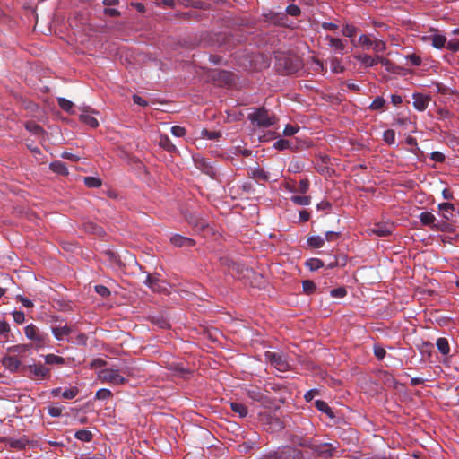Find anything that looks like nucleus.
I'll return each instance as SVG.
<instances>
[{"mask_svg":"<svg viewBox=\"0 0 459 459\" xmlns=\"http://www.w3.org/2000/svg\"><path fill=\"white\" fill-rule=\"evenodd\" d=\"M233 46L231 37L224 32L208 34L204 38L203 37V47L218 48L221 51H228Z\"/></svg>","mask_w":459,"mask_h":459,"instance_id":"nucleus-1","label":"nucleus"},{"mask_svg":"<svg viewBox=\"0 0 459 459\" xmlns=\"http://www.w3.org/2000/svg\"><path fill=\"white\" fill-rule=\"evenodd\" d=\"M275 66L279 73L291 74L297 72L300 67V61L297 56L279 54L275 56Z\"/></svg>","mask_w":459,"mask_h":459,"instance_id":"nucleus-2","label":"nucleus"},{"mask_svg":"<svg viewBox=\"0 0 459 459\" xmlns=\"http://www.w3.org/2000/svg\"><path fill=\"white\" fill-rule=\"evenodd\" d=\"M247 118L253 126L263 128H268L277 121L275 116L270 115L269 111L264 108L255 109V111L248 115Z\"/></svg>","mask_w":459,"mask_h":459,"instance_id":"nucleus-3","label":"nucleus"},{"mask_svg":"<svg viewBox=\"0 0 459 459\" xmlns=\"http://www.w3.org/2000/svg\"><path fill=\"white\" fill-rule=\"evenodd\" d=\"M22 370L29 372L28 377L30 378H34L37 380H46L49 379L51 377L50 369L41 363H34L31 365L25 366L22 368Z\"/></svg>","mask_w":459,"mask_h":459,"instance_id":"nucleus-4","label":"nucleus"},{"mask_svg":"<svg viewBox=\"0 0 459 459\" xmlns=\"http://www.w3.org/2000/svg\"><path fill=\"white\" fill-rule=\"evenodd\" d=\"M24 333L29 340L34 342L39 347L44 346L48 340V335L41 333L34 324L25 326Z\"/></svg>","mask_w":459,"mask_h":459,"instance_id":"nucleus-5","label":"nucleus"},{"mask_svg":"<svg viewBox=\"0 0 459 459\" xmlns=\"http://www.w3.org/2000/svg\"><path fill=\"white\" fill-rule=\"evenodd\" d=\"M99 379L103 383H110L113 385H122L126 382V378L122 377L118 370L113 368H105L99 372Z\"/></svg>","mask_w":459,"mask_h":459,"instance_id":"nucleus-6","label":"nucleus"},{"mask_svg":"<svg viewBox=\"0 0 459 459\" xmlns=\"http://www.w3.org/2000/svg\"><path fill=\"white\" fill-rule=\"evenodd\" d=\"M265 359L279 371L284 372L289 368V363L282 353L266 351Z\"/></svg>","mask_w":459,"mask_h":459,"instance_id":"nucleus-7","label":"nucleus"},{"mask_svg":"<svg viewBox=\"0 0 459 459\" xmlns=\"http://www.w3.org/2000/svg\"><path fill=\"white\" fill-rule=\"evenodd\" d=\"M311 450L321 459H331L333 457V452L336 447L330 443L315 444L313 443Z\"/></svg>","mask_w":459,"mask_h":459,"instance_id":"nucleus-8","label":"nucleus"},{"mask_svg":"<svg viewBox=\"0 0 459 459\" xmlns=\"http://www.w3.org/2000/svg\"><path fill=\"white\" fill-rule=\"evenodd\" d=\"M290 441L295 446L307 447L309 449H311L314 443L312 437H307L299 431H295L290 435Z\"/></svg>","mask_w":459,"mask_h":459,"instance_id":"nucleus-9","label":"nucleus"},{"mask_svg":"<svg viewBox=\"0 0 459 459\" xmlns=\"http://www.w3.org/2000/svg\"><path fill=\"white\" fill-rule=\"evenodd\" d=\"M369 230L372 234L378 237H387L391 235L394 230V224L389 222H378L374 224Z\"/></svg>","mask_w":459,"mask_h":459,"instance_id":"nucleus-10","label":"nucleus"},{"mask_svg":"<svg viewBox=\"0 0 459 459\" xmlns=\"http://www.w3.org/2000/svg\"><path fill=\"white\" fill-rule=\"evenodd\" d=\"M170 243L174 247L180 248H190L195 245V241L194 239L181 236L179 234L173 235L170 238Z\"/></svg>","mask_w":459,"mask_h":459,"instance_id":"nucleus-11","label":"nucleus"},{"mask_svg":"<svg viewBox=\"0 0 459 459\" xmlns=\"http://www.w3.org/2000/svg\"><path fill=\"white\" fill-rule=\"evenodd\" d=\"M422 40L425 42H430L431 45L437 49L445 48L446 44V38L441 34H429L422 37Z\"/></svg>","mask_w":459,"mask_h":459,"instance_id":"nucleus-12","label":"nucleus"},{"mask_svg":"<svg viewBox=\"0 0 459 459\" xmlns=\"http://www.w3.org/2000/svg\"><path fill=\"white\" fill-rule=\"evenodd\" d=\"M413 107L418 111H424L427 109L430 98L428 95L422 93H414L412 95Z\"/></svg>","mask_w":459,"mask_h":459,"instance_id":"nucleus-13","label":"nucleus"},{"mask_svg":"<svg viewBox=\"0 0 459 459\" xmlns=\"http://www.w3.org/2000/svg\"><path fill=\"white\" fill-rule=\"evenodd\" d=\"M3 366L11 372H16L21 367V361L13 356H4L2 359Z\"/></svg>","mask_w":459,"mask_h":459,"instance_id":"nucleus-14","label":"nucleus"},{"mask_svg":"<svg viewBox=\"0 0 459 459\" xmlns=\"http://www.w3.org/2000/svg\"><path fill=\"white\" fill-rule=\"evenodd\" d=\"M159 145L169 152H176L177 148L167 134H160L159 136Z\"/></svg>","mask_w":459,"mask_h":459,"instance_id":"nucleus-15","label":"nucleus"},{"mask_svg":"<svg viewBox=\"0 0 459 459\" xmlns=\"http://www.w3.org/2000/svg\"><path fill=\"white\" fill-rule=\"evenodd\" d=\"M381 56H371L368 55H359L357 59L363 64L366 67H372L379 64Z\"/></svg>","mask_w":459,"mask_h":459,"instance_id":"nucleus-16","label":"nucleus"},{"mask_svg":"<svg viewBox=\"0 0 459 459\" xmlns=\"http://www.w3.org/2000/svg\"><path fill=\"white\" fill-rule=\"evenodd\" d=\"M52 333L56 340L61 341L72 333V328L67 325L52 327Z\"/></svg>","mask_w":459,"mask_h":459,"instance_id":"nucleus-17","label":"nucleus"},{"mask_svg":"<svg viewBox=\"0 0 459 459\" xmlns=\"http://www.w3.org/2000/svg\"><path fill=\"white\" fill-rule=\"evenodd\" d=\"M325 39L328 41L331 48H334L338 53L342 54L345 48V44L341 39L327 35Z\"/></svg>","mask_w":459,"mask_h":459,"instance_id":"nucleus-18","label":"nucleus"},{"mask_svg":"<svg viewBox=\"0 0 459 459\" xmlns=\"http://www.w3.org/2000/svg\"><path fill=\"white\" fill-rule=\"evenodd\" d=\"M265 17L267 21L278 25H285L284 20L287 19L285 13L273 12H270Z\"/></svg>","mask_w":459,"mask_h":459,"instance_id":"nucleus-19","label":"nucleus"},{"mask_svg":"<svg viewBox=\"0 0 459 459\" xmlns=\"http://www.w3.org/2000/svg\"><path fill=\"white\" fill-rule=\"evenodd\" d=\"M438 209L442 212V216L445 220H451L455 211V205L451 203H441L438 204Z\"/></svg>","mask_w":459,"mask_h":459,"instance_id":"nucleus-20","label":"nucleus"},{"mask_svg":"<svg viewBox=\"0 0 459 459\" xmlns=\"http://www.w3.org/2000/svg\"><path fill=\"white\" fill-rule=\"evenodd\" d=\"M49 169L59 175H67L68 169L65 164L60 160H55L49 164Z\"/></svg>","mask_w":459,"mask_h":459,"instance_id":"nucleus-21","label":"nucleus"},{"mask_svg":"<svg viewBox=\"0 0 459 459\" xmlns=\"http://www.w3.org/2000/svg\"><path fill=\"white\" fill-rule=\"evenodd\" d=\"M419 219L424 226L430 227L431 229L436 221V217L429 212H421L419 215Z\"/></svg>","mask_w":459,"mask_h":459,"instance_id":"nucleus-22","label":"nucleus"},{"mask_svg":"<svg viewBox=\"0 0 459 459\" xmlns=\"http://www.w3.org/2000/svg\"><path fill=\"white\" fill-rule=\"evenodd\" d=\"M436 345L441 354H443V355L449 354L450 345H449L448 340L446 338L439 337L436 342Z\"/></svg>","mask_w":459,"mask_h":459,"instance_id":"nucleus-23","label":"nucleus"},{"mask_svg":"<svg viewBox=\"0 0 459 459\" xmlns=\"http://www.w3.org/2000/svg\"><path fill=\"white\" fill-rule=\"evenodd\" d=\"M230 408L235 413L238 414L240 418H244L247 415V408L243 403L232 402L230 403Z\"/></svg>","mask_w":459,"mask_h":459,"instance_id":"nucleus-24","label":"nucleus"},{"mask_svg":"<svg viewBox=\"0 0 459 459\" xmlns=\"http://www.w3.org/2000/svg\"><path fill=\"white\" fill-rule=\"evenodd\" d=\"M315 406L316 408L322 411V412H325V414H327L330 418H333L334 417V414L332 411V409L329 407V405L323 400H316L315 402Z\"/></svg>","mask_w":459,"mask_h":459,"instance_id":"nucleus-25","label":"nucleus"},{"mask_svg":"<svg viewBox=\"0 0 459 459\" xmlns=\"http://www.w3.org/2000/svg\"><path fill=\"white\" fill-rule=\"evenodd\" d=\"M305 265L310 271H316L324 267V262L318 258H309L305 262Z\"/></svg>","mask_w":459,"mask_h":459,"instance_id":"nucleus-26","label":"nucleus"},{"mask_svg":"<svg viewBox=\"0 0 459 459\" xmlns=\"http://www.w3.org/2000/svg\"><path fill=\"white\" fill-rule=\"evenodd\" d=\"M79 118L81 122L88 125L91 128H96L99 126L98 120L90 114H81Z\"/></svg>","mask_w":459,"mask_h":459,"instance_id":"nucleus-27","label":"nucleus"},{"mask_svg":"<svg viewBox=\"0 0 459 459\" xmlns=\"http://www.w3.org/2000/svg\"><path fill=\"white\" fill-rule=\"evenodd\" d=\"M226 264L228 265L229 272L235 276V273L240 275L243 273V266L234 261H226Z\"/></svg>","mask_w":459,"mask_h":459,"instance_id":"nucleus-28","label":"nucleus"},{"mask_svg":"<svg viewBox=\"0 0 459 459\" xmlns=\"http://www.w3.org/2000/svg\"><path fill=\"white\" fill-rule=\"evenodd\" d=\"M45 362L48 365H63L65 364V359L55 354H48L45 356Z\"/></svg>","mask_w":459,"mask_h":459,"instance_id":"nucleus-29","label":"nucleus"},{"mask_svg":"<svg viewBox=\"0 0 459 459\" xmlns=\"http://www.w3.org/2000/svg\"><path fill=\"white\" fill-rule=\"evenodd\" d=\"M83 182L86 186L91 187V188H97V187L101 186V185H102L101 179L99 178H95V177H85L83 178Z\"/></svg>","mask_w":459,"mask_h":459,"instance_id":"nucleus-30","label":"nucleus"},{"mask_svg":"<svg viewBox=\"0 0 459 459\" xmlns=\"http://www.w3.org/2000/svg\"><path fill=\"white\" fill-rule=\"evenodd\" d=\"M291 202L298 205H308L311 203V197L308 195H293L290 197Z\"/></svg>","mask_w":459,"mask_h":459,"instance_id":"nucleus-31","label":"nucleus"},{"mask_svg":"<svg viewBox=\"0 0 459 459\" xmlns=\"http://www.w3.org/2000/svg\"><path fill=\"white\" fill-rule=\"evenodd\" d=\"M307 244L315 248H320L325 244V238L320 236H312L307 238Z\"/></svg>","mask_w":459,"mask_h":459,"instance_id":"nucleus-32","label":"nucleus"},{"mask_svg":"<svg viewBox=\"0 0 459 459\" xmlns=\"http://www.w3.org/2000/svg\"><path fill=\"white\" fill-rule=\"evenodd\" d=\"M247 395L249 398L256 402H262L264 399V394L258 387H252L248 389Z\"/></svg>","mask_w":459,"mask_h":459,"instance_id":"nucleus-33","label":"nucleus"},{"mask_svg":"<svg viewBox=\"0 0 459 459\" xmlns=\"http://www.w3.org/2000/svg\"><path fill=\"white\" fill-rule=\"evenodd\" d=\"M30 349V344H17L11 346L7 349L8 352L22 354L27 352Z\"/></svg>","mask_w":459,"mask_h":459,"instance_id":"nucleus-34","label":"nucleus"},{"mask_svg":"<svg viewBox=\"0 0 459 459\" xmlns=\"http://www.w3.org/2000/svg\"><path fill=\"white\" fill-rule=\"evenodd\" d=\"M75 438L81 441L89 442L92 439V434L86 429H80L74 434Z\"/></svg>","mask_w":459,"mask_h":459,"instance_id":"nucleus-35","label":"nucleus"},{"mask_svg":"<svg viewBox=\"0 0 459 459\" xmlns=\"http://www.w3.org/2000/svg\"><path fill=\"white\" fill-rule=\"evenodd\" d=\"M252 177L256 180L268 181L270 178L269 173L261 169L252 170Z\"/></svg>","mask_w":459,"mask_h":459,"instance_id":"nucleus-36","label":"nucleus"},{"mask_svg":"<svg viewBox=\"0 0 459 459\" xmlns=\"http://www.w3.org/2000/svg\"><path fill=\"white\" fill-rule=\"evenodd\" d=\"M57 102H58L59 107L64 111H66V112H69V113H73L74 104H73L72 101H70L69 100L65 99V98H58L57 99Z\"/></svg>","mask_w":459,"mask_h":459,"instance_id":"nucleus-37","label":"nucleus"},{"mask_svg":"<svg viewBox=\"0 0 459 459\" xmlns=\"http://www.w3.org/2000/svg\"><path fill=\"white\" fill-rule=\"evenodd\" d=\"M302 288L306 294L310 295L315 292L316 286L313 281L305 280L302 281Z\"/></svg>","mask_w":459,"mask_h":459,"instance_id":"nucleus-38","label":"nucleus"},{"mask_svg":"<svg viewBox=\"0 0 459 459\" xmlns=\"http://www.w3.org/2000/svg\"><path fill=\"white\" fill-rule=\"evenodd\" d=\"M379 64H381L387 72L395 73L396 65L389 59L381 56L379 59Z\"/></svg>","mask_w":459,"mask_h":459,"instance_id":"nucleus-39","label":"nucleus"},{"mask_svg":"<svg viewBox=\"0 0 459 459\" xmlns=\"http://www.w3.org/2000/svg\"><path fill=\"white\" fill-rule=\"evenodd\" d=\"M25 127L28 131L31 132L34 134L39 135V134H41L44 133L43 128L39 125L36 124L35 122L26 123Z\"/></svg>","mask_w":459,"mask_h":459,"instance_id":"nucleus-40","label":"nucleus"},{"mask_svg":"<svg viewBox=\"0 0 459 459\" xmlns=\"http://www.w3.org/2000/svg\"><path fill=\"white\" fill-rule=\"evenodd\" d=\"M357 30H358V29L355 26L350 25V24H345L342 27V34L348 38H353L356 35Z\"/></svg>","mask_w":459,"mask_h":459,"instance_id":"nucleus-41","label":"nucleus"},{"mask_svg":"<svg viewBox=\"0 0 459 459\" xmlns=\"http://www.w3.org/2000/svg\"><path fill=\"white\" fill-rule=\"evenodd\" d=\"M375 52H384L386 49V45L384 41L376 39L372 40V45L370 47Z\"/></svg>","mask_w":459,"mask_h":459,"instance_id":"nucleus-42","label":"nucleus"},{"mask_svg":"<svg viewBox=\"0 0 459 459\" xmlns=\"http://www.w3.org/2000/svg\"><path fill=\"white\" fill-rule=\"evenodd\" d=\"M112 395L113 394L110 390L102 388L96 392L95 398L98 400H106L112 397Z\"/></svg>","mask_w":459,"mask_h":459,"instance_id":"nucleus-43","label":"nucleus"},{"mask_svg":"<svg viewBox=\"0 0 459 459\" xmlns=\"http://www.w3.org/2000/svg\"><path fill=\"white\" fill-rule=\"evenodd\" d=\"M385 104V100L383 97H377L370 104V109L378 110L381 109Z\"/></svg>","mask_w":459,"mask_h":459,"instance_id":"nucleus-44","label":"nucleus"},{"mask_svg":"<svg viewBox=\"0 0 459 459\" xmlns=\"http://www.w3.org/2000/svg\"><path fill=\"white\" fill-rule=\"evenodd\" d=\"M145 283L153 290L158 291L160 290L159 288V280L154 278L152 275H148Z\"/></svg>","mask_w":459,"mask_h":459,"instance_id":"nucleus-45","label":"nucleus"},{"mask_svg":"<svg viewBox=\"0 0 459 459\" xmlns=\"http://www.w3.org/2000/svg\"><path fill=\"white\" fill-rule=\"evenodd\" d=\"M273 146L278 151H283L290 148V143L288 140L280 139L274 143Z\"/></svg>","mask_w":459,"mask_h":459,"instance_id":"nucleus-46","label":"nucleus"},{"mask_svg":"<svg viewBox=\"0 0 459 459\" xmlns=\"http://www.w3.org/2000/svg\"><path fill=\"white\" fill-rule=\"evenodd\" d=\"M301 13L300 8L296 4H290L286 7V14L293 17H298Z\"/></svg>","mask_w":459,"mask_h":459,"instance_id":"nucleus-47","label":"nucleus"},{"mask_svg":"<svg viewBox=\"0 0 459 459\" xmlns=\"http://www.w3.org/2000/svg\"><path fill=\"white\" fill-rule=\"evenodd\" d=\"M384 141L387 144H393L395 141V132L393 129H388L384 133Z\"/></svg>","mask_w":459,"mask_h":459,"instance_id":"nucleus-48","label":"nucleus"},{"mask_svg":"<svg viewBox=\"0 0 459 459\" xmlns=\"http://www.w3.org/2000/svg\"><path fill=\"white\" fill-rule=\"evenodd\" d=\"M330 295L333 298L341 299V298H343V297H345L347 295V290H346V289L344 287H339V288H336V289H333L330 291Z\"/></svg>","mask_w":459,"mask_h":459,"instance_id":"nucleus-49","label":"nucleus"},{"mask_svg":"<svg viewBox=\"0 0 459 459\" xmlns=\"http://www.w3.org/2000/svg\"><path fill=\"white\" fill-rule=\"evenodd\" d=\"M310 182L307 178L301 179L299 182L297 191L301 194H306L309 189Z\"/></svg>","mask_w":459,"mask_h":459,"instance_id":"nucleus-50","label":"nucleus"},{"mask_svg":"<svg viewBox=\"0 0 459 459\" xmlns=\"http://www.w3.org/2000/svg\"><path fill=\"white\" fill-rule=\"evenodd\" d=\"M79 393V390L77 387H71L69 389H65L62 393V397L65 399H73Z\"/></svg>","mask_w":459,"mask_h":459,"instance_id":"nucleus-51","label":"nucleus"},{"mask_svg":"<svg viewBox=\"0 0 459 459\" xmlns=\"http://www.w3.org/2000/svg\"><path fill=\"white\" fill-rule=\"evenodd\" d=\"M320 26L325 30L336 31L339 29V25L336 22H322Z\"/></svg>","mask_w":459,"mask_h":459,"instance_id":"nucleus-52","label":"nucleus"},{"mask_svg":"<svg viewBox=\"0 0 459 459\" xmlns=\"http://www.w3.org/2000/svg\"><path fill=\"white\" fill-rule=\"evenodd\" d=\"M373 351H374V355L379 360L383 359L386 354L385 350L379 345H374Z\"/></svg>","mask_w":459,"mask_h":459,"instance_id":"nucleus-53","label":"nucleus"},{"mask_svg":"<svg viewBox=\"0 0 459 459\" xmlns=\"http://www.w3.org/2000/svg\"><path fill=\"white\" fill-rule=\"evenodd\" d=\"M63 411V408L56 405L48 406V412L52 417H59L61 416Z\"/></svg>","mask_w":459,"mask_h":459,"instance_id":"nucleus-54","label":"nucleus"},{"mask_svg":"<svg viewBox=\"0 0 459 459\" xmlns=\"http://www.w3.org/2000/svg\"><path fill=\"white\" fill-rule=\"evenodd\" d=\"M221 136L220 132H209L206 129H203V138H207L209 140H217Z\"/></svg>","mask_w":459,"mask_h":459,"instance_id":"nucleus-55","label":"nucleus"},{"mask_svg":"<svg viewBox=\"0 0 459 459\" xmlns=\"http://www.w3.org/2000/svg\"><path fill=\"white\" fill-rule=\"evenodd\" d=\"M406 59L411 65L418 66L421 64V58L416 54H411L406 56Z\"/></svg>","mask_w":459,"mask_h":459,"instance_id":"nucleus-56","label":"nucleus"},{"mask_svg":"<svg viewBox=\"0 0 459 459\" xmlns=\"http://www.w3.org/2000/svg\"><path fill=\"white\" fill-rule=\"evenodd\" d=\"M171 134L176 137H183L186 134V129L179 126H174L170 129Z\"/></svg>","mask_w":459,"mask_h":459,"instance_id":"nucleus-57","label":"nucleus"},{"mask_svg":"<svg viewBox=\"0 0 459 459\" xmlns=\"http://www.w3.org/2000/svg\"><path fill=\"white\" fill-rule=\"evenodd\" d=\"M95 291L101 297H108L110 290L104 285H96Z\"/></svg>","mask_w":459,"mask_h":459,"instance_id":"nucleus-58","label":"nucleus"},{"mask_svg":"<svg viewBox=\"0 0 459 459\" xmlns=\"http://www.w3.org/2000/svg\"><path fill=\"white\" fill-rule=\"evenodd\" d=\"M445 47L452 52H457L459 50V40L451 39L446 44Z\"/></svg>","mask_w":459,"mask_h":459,"instance_id":"nucleus-59","label":"nucleus"},{"mask_svg":"<svg viewBox=\"0 0 459 459\" xmlns=\"http://www.w3.org/2000/svg\"><path fill=\"white\" fill-rule=\"evenodd\" d=\"M13 317L15 323L21 325L25 321V315L22 311H13Z\"/></svg>","mask_w":459,"mask_h":459,"instance_id":"nucleus-60","label":"nucleus"},{"mask_svg":"<svg viewBox=\"0 0 459 459\" xmlns=\"http://www.w3.org/2000/svg\"><path fill=\"white\" fill-rule=\"evenodd\" d=\"M359 44H360L361 46L366 47L368 49H369L372 45V40L369 39L368 36L361 35L359 38Z\"/></svg>","mask_w":459,"mask_h":459,"instance_id":"nucleus-61","label":"nucleus"},{"mask_svg":"<svg viewBox=\"0 0 459 459\" xmlns=\"http://www.w3.org/2000/svg\"><path fill=\"white\" fill-rule=\"evenodd\" d=\"M299 131V127L292 126V125H287L283 130V134L285 136H291L295 134Z\"/></svg>","mask_w":459,"mask_h":459,"instance_id":"nucleus-62","label":"nucleus"},{"mask_svg":"<svg viewBox=\"0 0 459 459\" xmlns=\"http://www.w3.org/2000/svg\"><path fill=\"white\" fill-rule=\"evenodd\" d=\"M169 369L175 371L178 374H180L183 377H186V375L190 374L189 371L186 370L179 365H173L171 364L169 367Z\"/></svg>","mask_w":459,"mask_h":459,"instance_id":"nucleus-63","label":"nucleus"},{"mask_svg":"<svg viewBox=\"0 0 459 459\" xmlns=\"http://www.w3.org/2000/svg\"><path fill=\"white\" fill-rule=\"evenodd\" d=\"M10 325L5 321H0V335H4L7 337V334L10 333Z\"/></svg>","mask_w":459,"mask_h":459,"instance_id":"nucleus-64","label":"nucleus"}]
</instances>
